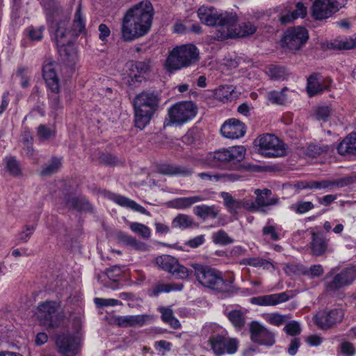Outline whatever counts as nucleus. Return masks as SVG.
I'll return each instance as SVG.
<instances>
[{"label": "nucleus", "instance_id": "obj_25", "mask_svg": "<svg viewBox=\"0 0 356 356\" xmlns=\"http://www.w3.org/2000/svg\"><path fill=\"white\" fill-rule=\"evenodd\" d=\"M289 298L286 292L253 297L251 303L259 306H275L287 301Z\"/></svg>", "mask_w": 356, "mask_h": 356}, {"label": "nucleus", "instance_id": "obj_15", "mask_svg": "<svg viewBox=\"0 0 356 356\" xmlns=\"http://www.w3.org/2000/svg\"><path fill=\"white\" fill-rule=\"evenodd\" d=\"M347 0H315L313 3L312 15L316 19L329 17L343 7Z\"/></svg>", "mask_w": 356, "mask_h": 356}, {"label": "nucleus", "instance_id": "obj_20", "mask_svg": "<svg viewBox=\"0 0 356 356\" xmlns=\"http://www.w3.org/2000/svg\"><path fill=\"white\" fill-rule=\"evenodd\" d=\"M331 80L319 73H313L307 78V92L309 97L321 94L329 89Z\"/></svg>", "mask_w": 356, "mask_h": 356}, {"label": "nucleus", "instance_id": "obj_3", "mask_svg": "<svg viewBox=\"0 0 356 356\" xmlns=\"http://www.w3.org/2000/svg\"><path fill=\"white\" fill-rule=\"evenodd\" d=\"M197 16L200 21L208 26L216 28L213 38L216 40H224L233 35L229 29L230 26L237 21L235 13L221 11L213 6H202L197 10Z\"/></svg>", "mask_w": 356, "mask_h": 356}, {"label": "nucleus", "instance_id": "obj_60", "mask_svg": "<svg viewBox=\"0 0 356 356\" xmlns=\"http://www.w3.org/2000/svg\"><path fill=\"white\" fill-rule=\"evenodd\" d=\"M240 178L241 177L235 173H218V181L234 182Z\"/></svg>", "mask_w": 356, "mask_h": 356}, {"label": "nucleus", "instance_id": "obj_38", "mask_svg": "<svg viewBox=\"0 0 356 356\" xmlns=\"http://www.w3.org/2000/svg\"><path fill=\"white\" fill-rule=\"evenodd\" d=\"M286 90H288L287 88H284L280 91L272 90L267 92L266 97L272 104H285L289 102V98L285 94Z\"/></svg>", "mask_w": 356, "mask_h": 356}, {"label": "nucleus", "instance_id": "obj_46", "mask_svg": "<svg viewBox=\"0 0 356 356\" xmlns=\"http://www.w3.org/2000/svg\"><path fill=\"white\" fill-rule=\"evenodd\" d=\"M61 166V161L58 158H53L47 164H46L41 170L42 176H50L60 169Z\"/></svg>", "mask_w": 356, "mask_h": 356}, {"label": "nucleus", "instance_id": "obj_6", "mask_svg": "<svg viewBox=\"0 0 356 356\" xmlns=\"http://www.w3.org/2000/svg\"><path fill=\"white\" fill-rule=\"evenodd\" d=\"M245 152L243 146L220 149L208 153L206 162L212 168L234 169L244 159Z\"/></svg>", "mask_w": 356, "mask_h": 356}, {"label": "nucleus", "instance_id": "obj_51", "mask_svg": "<svg viewBox=\"0 0 356 356\" xmlns=\"http://www.w3.org/2000/svg\"><path fill=\"white\" fill-rule=\"evenodd\" d=\"M339 348L340 353L343 356H354L356 354V346L350 341H342Z\"/></svg>", "mask_w": 356, "mask_h": 356}, {"label": "nucleus", "instance_id": "obj_32", "mask_svg": "<svg viewBox=\"0 0 356 356\" xmlns=\"http://www.w3.org/2000/svg\"><path fill=\"white\" fill-rule=\"evenodd\" d=\"M202 195L178 197L170 201L169 204L172 208L177 209H185L191 207L195 203L204 200Z\"/></svg>", "mask_w": 356, "mask_h": 356}, {"label": "nucleus", "instance_id": "obj_57", "mask_svg": "<svg viewBox=\"0 0 356 356\" xmlns=\"http://www.w3.org/2000/svg\"><path fill=\"white\" fill-rule=\"evenodd\" d=\"M262 233L265 236H270V238L273 241H278L280 239V234L276 231L275 226L270 225L269 222L264 227Z\"/></svg>", "mask_w": 356, "mask_h": 356}, {"label": "nucleus", "instance_id": "obj_59", "mask_svg": "<svg viewBox=\"0 0 356 356\" xmlns=\"http://www.w3.org/2000/svg\"><path fill=\"white\" fill-rule=\"evenodd\" d=\"M323 273L324 270L323 266L320 264H316L311 266L310 268L304 273V274L311 278H314L322 275Z\"/></svg>", "mask_w": 356, "mask_h": 356}, {"label": "nucleus", "instance_id": "obj_28", "mask_svg": "<svg viewBox=\"0 0 356 356\" xmlns=\"http://www.w3.org/2000/svg\"><path fill=\"white\" fill-rule=\"evenodd\" d=\"M107 197L122 207L129 208L143 214L149 215V212L143 207L128 197L110 192L107 193Z\"/></svg>", "mask_w": 356, "mask_h": 356}, {"label": "nucleus", "instance_id": "obj_48", "mask_svg": "<svg viewBox=\"0 0 356 356\" xmlns=\"http://www.w3.org/2000/svg\"><path fill=\"white\" fill-rule=\"evenodd\" d=\"M334 147L324 144H311L308 147V153L312 156H317L323 153L333 151Z\"/></svg>", "mask_w": 356, "mask_h": 356}, {"label": "nucleus", "instance_id": "obj_10", "mask_svg": "<svg viewBox=\"0 0 356 356\" xmlns=\"http://www.w3.org/2000/svg\"><path fill=\"white\" fill-rule=\"evenodd\" d=\"M195 115L196 109L191 102L177 103L168 110L169 122L167 125H181L192 120Z\"/></svg>", "mask_w": 356, "mask_h": 356}, {"label": "nucleus", "instance_id": "obj_9", "mask_svg": "<svg viewBox=\"0 0 356 356\" xmlns=\"http://www.w3.org/2000/svg\"><path fill=\"white\" fill-rule=\"evenodd\" d=\"M256 143L259 152L266 157H280L286 154L284 144L273 134H263L257 138Z\"/></svg>", "mask_w": 356, "mask_h": 356}, {"label": "nucleus", "instance_id": "obj_22", "mask_svg": "<svg viewBox=\"0 0 356 356\" xmlns=\"http://www.w3.org/2000/svg\"><path fill=\"white\" fill-rule=\"evenodd\" d=\"M245 124L236 119L226 121L220 129L222 136L229 139L240 138L245 135Z\"/></svg>", "mask_w": 356, "mask_h": 356}, {"label": "nucleus", "instance_id": "obj_7", "mask_svg": "<svg viewBox=\"0 0 356 356\" xmlns=\"http://www.w3.org/2000/svg\"><path fill=\"white\" fill-rule=\"evenodd\" d=\"M198 282L204 287L218 292L229 291V284L222 278L221 272L198 264H192Z\"/></svg>", "mask_w": 356, "mask_h": 356}, {"label": "nucleus", "instance_id": "obj_33", "mask_svg": "<svg viewBox=\"0 0 356 356\" xmlns=\"http://www.w3.org/2000/svg\"><path fill=\"white\" fill-rule=\"evenodd\" d=\"M236 22L237 21L230 26L231 29L229 28L234 33L232 35H229V38L248 36L252 35L257 31V27L251 22L243 23L238 30L236 29Z\"/></svg>", "mask_w": 356, "mask_h": 356}, {"label": "nucleus", "instance_id": "obj_64", "mask_svg": "<svg viewBox=\"0 0 356 356\" xmlns=\"http://www.w3.org/2000/svg\"><path fill=\"white\" fill-rule=\"evenodd\" d=\"M44 28L40 26L38 29L31 27L29 29V35L32 40H40L42 38V31Z\"/></svg>", "mask_w": 356, "mask_h": 356}, {"label": "nucleus", "instance_id": "obj_26", "mask_svg": "<svg viewBox=\"0 0 356 356\" xmlns=\"http://www.w3.org/2000/svg\"><path fill=\"white\" fill-rule=\"evenodd\" d=\"M152 316L147 314L121 316L116 318V322L121 327L143 326L151 321Z\"/></svg>", "mask_w": 356, "mask_h": 356}, {"label": "nucleus", "instance_id": "obj_47", "mask_svg": "<svg viewBox=\"0 0 356 356\" xmlns=\"http://www.w3.org/2000/svg\"><path fill=\"white\" fill-rule=\"evenodd\" d=\"M244 264L254 267H262L266 270L274 268V266L271 262L260 257L247 258L244 259Z\"/></svg>", "mask_w": 356, "mask_h": 356}, {"label": "nucleus", "instance_id": "obj_19", "mask_svg": "<svg viewBox=\"0 0 356 356\" xmlns=\"http://www.w3.org/2000/svg\"><path fill=\"white\" fill-rule=\"evenodd\" d=\"M56 345L63 356H74L77 353L79 340L69 334H62L58 336Z\"/></svg>", "mask_w": 356, "mask_h": 356}, {"label": "nucleus", "instance_id": "obj_39", "mask_svg": "<svg viewBox=\"0 0 356 356\" xmlns=\"http://www.w3.org/2000/svg\"><path fill=\"white\" fill-rule=\"evenodd\" d=\"M182 284L159 283L152 288V294L158 296L161 293H169L172 291H181L183 289Z\"/></svg>", "mask_w": 356, "mask_h": 356}, {"label": "nucleus", "instance_id": "obj_31", "mask_svg": "<svg viewBox=\"0 0 356 356\" xmlns=\"http://www.w3.org/2000/svg\"><path fill=\"white\" fill-rule=\"evenodd\" d=\"M337 152L343 156L356 154V134L352 133L345 137L338 145Z\"/></svg>", "mask_w": 356, "mask_h": 356}, {"label": "nucleus", "instance_id": "obj_56", "mask_svg": "<svg viewBox=\"0 0 356 356\" xmlns=\"http://www.w3.org/2000/svg\"><path fill=\"white\" fill-rule=\"evenodd\" d=\"M54 135L55 131L44 124H40L38 127V136L41 140H47Z\"/></svg>", "mask_w": 356, "mask_h": 356}, {"label": "nucleus", "instance_id": "obj_23", "mask_svg": "<svg viewBox=\"0 0 356 356\" xmlns=\"http://www.w3.org/2000/svg\"><path fill=\"white\" fill-rule=\"evenodd\" d=\"M307 13V7L301 2L296 4L293 10L285 8L279 14V20L282 25H286L298 18H304Z\"/></svg>", "mask_w": 356, "mask_h": 356}, {"label": "nucleus", "instance_id": "obj_43", "mask_svg": "<svg viewBox=\"0 0 356 356\" xmlns=\"http://www.w3.org/2000/svg\"><path fill=\"white\" fill-rule=\"evenodd\" d=\"M130 229L138 236L144 239H149L151 236V229L147 225L136 222H131L129 223Z\"/></svg>", "mask_w": 356, "mask_h": 356}, {"label": "nucleus", "instance_id": "obj_55", "mask_svg": "<svg viewBox=\"0 0 356 356\" xmlns=\"http://www.w3.org/2000/svg\"><path fill=\"white\" fill-rule=\"evenodd\" d=\"M35 227L34 225H26L19 233L18 240L22 243H26L34 232Z\"/></svg>", "mask_w": 356, "mask_h": 356}, {"label": "nucleus", "instance_id": "obj_40", "mask_svg": "<svg viewBox=\"0 0 356 356\" xmlns=\"http://www.w3.org/2000/svg\"><path fill=\"white\" fill-rule=\"evenodd\" d=\"M194 221L191 217L186 214L177 215L172 222V227L174 228H179L182 229L192 227Z\"/></svg>", "mask_w": 356, "mask_h": 356}, {"label": "nucleus", "instance_id": "obj_8", "mask_svg": "<svg viewBox=\"0 0 356 356\" xmlns=\"http://www.w3.org/2000/svg\"><path fill=\"white\" fill-rule=\"evenodd\" d=\"M356 279V268L348 266L343 269L332 268L324 277L326 292L332 293L353 284Z\"/></svg>", "mask_w": 356, "mask_h": 356}, {"label": "nucleus", "instance_id": "obj_5", "mask_svg": "<svg viewBox=\"0 0 356 356\" xmlns=\"http://www.w3.org/2000/svg\"><path fill=\"white\" fill-rule=\"evenodd\" d=\"M199 60V51L192 44L177 46L168 54L164 68L168 72H174L195 64Z\"/></svg>", "mask_w": 356, "mask_h": 356}, {"label": "nucleus", "instance_id": "obj_44", "mask_svg": "<svg viewBox=\"0 0 356 356\" xmlns=\"http://www.w3.org/2000/svg\"><path fill=\"white\" fill-rule=\"evenodd\" d=\"M232 324L238 328H241L245 325V314L241 310H232L227 315Z\"/></svg>", "mask_w": 356, "mask_h": 356}, {"label": "nucleus", "instance_id": "obj_45", "mask_svg": "<svg viewBox=\"0 0 356 356\" xmlns=\"http://www.w3.org/2000/svg\"><path fill=\"white\" fill-rule=\"evenodd\" d=\"M212 241L215 244L221 245H227L234 243V239L231 238L227 233L220 229L212 234Z\"/></svg>", "mask_w": 356, "mask_h": 356}, {"label": "nucleus", "instance_id": "obj_21", "mask_svg": "<svg viewBox=\"0 0 356 356\" xmlns=\"http://www.w3.org/2000/svg\"><path fill=\"white\" fill-rule=\"evenodd\" d=\"M57 64L52 60L46 61L42 67V75L49 90L55 94L60 92L59 78L56 73Z\"/></svg>", "mask_w": 356, "mask_h": 356}, {"label": "nucleus", "instance_id": "obj_11", "mask_svg": "<svg viewBox=\"0 0 356 356\" xmlns=\"http://www.w3.org/2000/svg\"><path fill=\"white\" fill-rule=\"evenodd\" d=\"M209 343L213 354L216 356H221L236 353L239 342L236 339L229 337L227 334H216L209 338Z\"/></svg>", "mask_w": 356, "mask_h": 356}, {"label": "nucleus", "instance_id": "obj_36", "mask_svg": "<svg viewBox=\"0 0 356 356\" xmlns=\"http://www.w3.org/2000/svg\"><path fill=\"white\" fill-rule=\"evenodd\" d=\"M66 207L70 209L79 211H90L92 209L89 202L83 198H77L68 195L65 198Z\"/></svg>", "mask_w": 356, "mask_h": 356}, {"label": "nucleus", "instance_id": "obj_50", "mask_svg": "<svg viewBox=\"0 0 356 356\" xmlns=\"http://www.w3.org/2000/svg\"><path fill=\"white\" fill-rule=\"evenodd\" d=\"M300 188H332L331 180H323L321 181H310L306 184L302 183Z\"/></svg>", "mask_w": 356, "mask_h": 356}, {"label": "nucleus", "instance_id": "obj_17", "mask_svg": "<svg viewBox=\"0 0 356 356\" xmlns=\"http://www.w3.org/2000/svg\"><path fill=\"white\" fill-rule=\"evenodd\" d=\"M220 196L223 200L224 205L227 211L232 214H237L241 208L250 212L256 209L254 203L252 201H249L245 199L236 200L227 192H222Z\"/></svg>", "mask_w": 356, "mask_h": 356}, {"label": "nucleus", "instance_id": "obj_1", "mask_svg": "<svg viewBox=\"0 0 356 356\" xmlns=\"http://www.w3.org/2000/svg\"><path fill=\"white\" fill-rule=\"evenodd\" d=\"M153 15V7L147 0L128 10L122 20V39L131 42L145 35L151 29Z\"/></svg>", "mask_w": 356, "mask_h": 356}, {"label": "nucleus", "instance_id": "obj_18", "mask_svg": "<svg viewBox=\"0 0 356 356\" xmlns=\"http://www.w3.org/2000/svg\"><path fill=\"white\" fill-rule=\"evenodd\" d=\"M344 316L341 309H334L328 312L318 314L314 316L315 324L321 329H328L340 323Z\"/></svg>", "mask_w": 356, "mask_h": 356}, {"label": "nucleus", "instance_id": "obj_61", "mask_svg": "<svg viewBox=\"0 0 356 356\" xmlns=\"http://www.w3.org/2000/svg\"><path fill=\"white\" fill-rule=\"evenodd\" d=\"M28 69L26 67H21L17 71V75L21 79L20 84L23 88L29 86V76L27 75Z\"/></svg>", "mask_w": 356, "mask_h": 356}, {"label": "nucleus", "instance_id": "obj_30", "mask_svg": "<svg viewBox=\"0 0 356 356\" xmlns=\"http://www.w3.org/2000/svg\"><path fill=\"white\" fill-rule=\"evenodd\" d=\"M117 238L120 242L126 245L130 246L135 250L147 252L149 250V246L148 245L137 240L135 237L124 232H119L117 234Z\"/></svg>", "mask_w": 356, "mask_h": 356}, {"label": "nucleus", "instance_id": "obj_14", "mask_svg": "<svg viewBox=\"0 0 356 356\" xmlns=\"http://www.w3.org/2000/svg\"><path fill=\"white\" fill-rule=\"evenodd\" d=\"M156 264L162 270L172 274L177 279L184 280L189 275L188 270L179 263L177 259L164 254L156 258Z\"/></svg>", "mask_w": 356, "mask_h": 356}, {"label": "nucleus", "instance_id": "obj_58", "mask_svg": "<svg viewBox=\"0 0 356 356\" xmlns=\"http://www.w3.org/2000/svg\"><path fill=\"white\" fill-rule=\"evenodd\" d=\"M284 331L291 336H296L301 332V328L299 323L296 321H291L288 323L284 328Z\"/></svg>", "mask_w": 356, "mask_h": 356}, {"label": "nucleus", "instance_id": "obj_41", "mask_svg": "<svg viewBox=\"0 0 356 356\" xmlns=\"http://www.w3.org/2000/svg\"><path fill=\"white\" fill-rule=\"evenodd\" d=\"M330 49H350L356 48V36L355 38H346L342 40H335L327 44Z\"/></svg>", "mask_w": 356, "mask_h": 356}, {"label": "nucleus", "instance_id": "obj_35", "mask_svg": "<svg viewBox=\"0 0 356 356\" xmlns=\"http://www.w3.org/2000/svg\"><path fill=\"white\" fill-rule=\"evenodd\" d=\"M193 212L199 218L205 220L209 218H217L219 213V210L214 205L208 206L205 204H201L193 208Z\"/></svg>", "mask_w": 356, "mask_h": 356}, {"label": "nucleus", "instance_id": "obj_52", "mask_svg": "<svg viewBox=\"0 0 356 356\" xmlns=\"http://www.w3.org/2000/svg\"><path fill=\"white\" fill-rule=\"evenodd\" d=\"M314 208V204L312 202L300 201L296 204L291 205V209L298 213H305Z\"/></svg>", "mask_w": 356, "mask_h": 356}, {"label": "nucleus", "instance_id": "obj_42", "mask_svg": "<svg viewBox=\"0 0 356 356\" xmlns=\"http://www.w3.org/2000/svg\"><path fill=\"white\" fill-rule=\"evenodd\" d=\"M159 310L161 314L162 320L165 323H168L174 329H177L180 327L179 321L174 316L171 309L160 307Z\"/></svg>", "mask_w": 356, "mask_h": 356}, {"label": "nucleus", "instance_id": "obj_24", "mask_svg": "<svg viewBox=\"0 0 356 356\" xmlns=\"http://www.w3.org/2000/svg\"><path fill=\"white\" fill-rule=\"evenodd\" d=\"M254 194L257 196L255 202H254L256 209L250 211V212L261 211V208L264 207L275 205L279 202L277 197H271L272 191L269 189H255Z\"/></svg>", "mask_w": 356, "mask_h": 356}, {"label": "nucleus", "instance_id": "obj_37", "mask_svg": "<svg viewBox=\"0 0 356 356\" xmlns=\"http://www.w3.org/2000/svg\"><path fill=\"white\" fill-rule=\"evenodd\" d=\"M266 73L271 80L280 81L287 78L289 72L284 67L276 65H270Z\"/></svg>", "mask_w": 356, "mask_h": 356}, {"label": "nucleus", "instance_id": "obj_27", "mask_svg": "<svg viewBox=\"0 0 356 356\" xmlns=\"http://www.w3.org/2000/svg\"><path fill=\"white\" fill-rule=\"evenodd\" d=\"M157 171L165 175H179L187 177L193 174V169L181 165L161 163L157 166Z\"/></svg>", "mask_w": 356, "mask_h": 356}, {"label": "nucleus", "instance_id": "obj_2", "mask_svg": "<svg viewBox=\"0 0 356 356\" xmlns=\"http://www.w3.org/2000/svg\"><path fill=\"white\" fill-rule=\"evenodd\" d=\"M81 10V7L79 4L71 29L68 28L69 21L65 19L58 23L56 30L58 52L63 60L69 65H74L77 60L76 49L72 40L85 29V19Z\"/></svg>", "mask_w": 356, "mask_h": 356}, {"label": "nucleus", "instance_id": "obj_54", "mask_svg": "<svg viewBox=\"0 0 356 356\" xmlns=\"http://www.w3.org/2000/svg\"><path fill=\"white\" fill-rule=\"evenodd\" d=\"M94 302L99 307L122 305V302L121 301L114 298H95Z\"/></svg>", "mask_w": 356, "mask_h": 356}, {"label": "nucleus", "instance_id": "obj_29", "mask_svg": "<svg viewBox=\"0 0 356 356\" xmlns=\"http://www.w3.org/2000/svg\"><path fill=\"white\" fill-rule=\"evenodd\" d=\"M240 92L235 90L232 86H220L214 90L215 98L223 103L232 102L237 99Z\"/></svg>", "mask_w": 356, "mask_h": 356}, {"label": "nucleus", "instance_id": "obj_34", "mask_svg": "<svg viewBox=\"0 0 356 356\" xmlns=\"http://www.w3.org/2000/svg\"><path fill=\"white\" fill-rule=\"evenodd\" d=\"M311 248L313 255L321 256L327 250V241L321 235L313 233Z\"/></svg>", "mask_w": 356, "mask_h": 356}, {"label": "nucleus", "instance_id": "obj_53", "mask_svg": "<svg viewBox=\"0 0 356 356\" xmlns=\"http://www.w3.org/2000/svg\"><path fill=\"white\" fill-rule=\"evenodd\" d=\"M6 168L9 172L14 176L21 175V169L17 160L13 157L7 158L6 159Z\"/></svg>", "mask_w": 356, "mask_h": 356}, {"label": "nucleus", "instance_id": "obj_4", "mask_svg": "<svg viewBox=\"0 0 356 356\" xmlns=\"http://www.w3.org/2000/svg\"><path fill=\"white\" fill-rule=\"evenodd\" d=\"M160 97L159 93L145 90L139 93L134 98L135 125L140 129H143L149 122L154 113L157 110Z\"/></svg>", "mask_w": 356, "mask_h": 356}, {"label": "nucleus", "instance_id": "obj_49", "mask_svg": "<svg viewBox=\"0 0 356 356\" xmlns=\"http://www.w3.org/2000/svg\"><path fill=\"white\" fill-rule=\"evenodd\" d=\"M290 317L278 313L268 314L264 316V319L269 324L280 326L285 323Z\"/></svg>", "mask_w": 356, "mask_h": 356}, {"label": "nucleus", "instance_id": "obj_63", "mask_svg": "<svg viewBox=\"0 0 356 356\" xmlns=\"http://www.w3.org/2000/svg\"><path fill=\"white\" fill-rule=\"evenodd\" d=\"M353 183V179L351 177H343L337 180H331L332 188H342L350 185Z\"/></svg>", "mask_w": 356, "mask_h": 356}, {"label": "nucleus", "instance_id": "obj_16", "mask_svg": "<svg viewBox=\"0 0 356 356\" xmlns=\"http://www.w3.org/2000/svg\"><path fill=\"white\" fill-rule=\"evenodd\" d=\"M250 331L251 339L255 343L266 346H272L275 343L274 334L259 322H252Z\"/></svg>", "mask_w": 356, "mask_h": 356}, {"label": "nucleus", "instance_id": "obj_13", "mask_svg": "<svg viewBox=\"0 0 356 356\" xmlns=\"http://www.w3.org/2000/svg\"><path fill=\"white\" fill-rule=\"evenodd\" d=\"M309 38L307 31L301 26L289 29L282 39V45L290 51H298Z\"/></svg>", "mask_w": 356, "mask_h": 356}, {"label": "nucleus", "instance_id": "obj_62", "mask_svg": "<svg viewBox=\"0 0 356 356\" xmlns=\"http://www.w3.org/2000/svg\"><path fill=\"white\" fill-rule=\"evenodd\" d=\"M331 113V108L327 106H321L316 110V118L318 120L325 121Z\"/></svg>", "mask_w": 356, "mask_h": 356}, {"label": "nucleus", "instance_id": "obj_12", "mask_svg": "<svg viewBox=\"0 0 356 356\" xmlns=\"http://www.w3.org/2000/svg\"><path fill=\"white\" fill-rule=\"evenodd\" d=\"M60 304L56 301H44L37 307L36 315L40 323L47 327L58 325L57 311Z\"/></svg>", "mask_w": 356, "mask_h": 356}]
</instances>
